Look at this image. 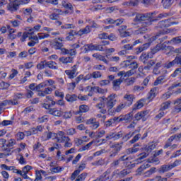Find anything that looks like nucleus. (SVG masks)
<instances>
[{"mask_svg": "<svg viewBox=\"0 0 181 181\" xmlns=\"http://www.w3.org/2000/svg\"><path fill=\"white\" fill-rule=\"evenodd\" d=\"M134 117V115L132 112L127 113L124 115H120L119 117H115L113 118L114 122H131L132 121V117Z\"/></svg>", "mask_w": 181, "mask_h": 181, "instance_id": "obj_3", "label": "nucleus"}, {"mask_svg": "<svg viewBox=\"0 0 181 181\" xmlns=\"http://www.w3.org/2000/svg\"><path fill=\"white\" fill-rule=\"evenodd\" d=\"M149 164H144V165H142L141 166H140L137 170H136V175L137 176H141V175H142V172H144V170L148 169V168H149Z\"/></svg>", "mask_w": 181, "mask_h": 181, "instance_id": "obj_29", "label": "nucleus"}, {"mask_svg": "<svg viewBox=\"0 0 181 181\" xmlns=\"http://www.w3.org/2000/svg\"><path fill=\"white\" fill-rule=\"evenodd\" d=\"M48 114L53 115L54 117H62L63 112L57 108H50L48 110Z\"/></svg>", "mask_w": 181, "mask_h": 181, "instance_id": "obj_18", "label": "nucleus"}, {"mask_svg": "<svg viewBox=\"0 0 181 181\" xmlns=\"http://www.w3.org/2000/svg\"><path fill=\"white\" fill-rule=\"evenodd\" d=\"M51 11H52L49 12L51 13L49 15V19L52 21H57V19H59V15H67V13H69V11H62L58 8H51Z\"/></svg>", "mask_w": 181, "mask_h": 181, "instance_id": "obj_4", "label": "nucleus"}, {"mask_svg": "<svg viewBox=\"0 0 181 181\" xmlns=\"http://www.w3.org/2000/svg\"><path fill=\"white\" fill-rule=\"evenodd\" d=\"M144 100L143 99L139 100L136 104H134L133 110H141V108L144 107Z\"/></svg>", "mask_w": 181, "mask_h": 181, "instance_id": "obj_33", "label": "nucleus"}, {"mask_svg": "<svg viewBox=\"0 0 181 181\" xmlns=\"http://www.w3.org/2000/svg\"><path fill=\"white\" fill-rule=\"evenodd\" d=\"M91 32L90 25L86 26L84 28H81L78 31V36H83V35H88Z\"/></svg>", "mask_w": 181, "mask_h": 181, "instance_id": "obj_25", "label": "nucleus"}, {"mask_svg": "<svg viewBox=\"0 0 181 181\" xmlns=\"http://www.w3.org/2000/svg\"><path fill=\"white\" fill-rule=\"evenodd\" d=\"M86 177H87V173H84L81 174L78 177H76L75 181H84Z\"/></svg>", "mask_w": 181, "mask_h": 181, "instance_id": "obj_46", "label": "nucleus"}, {"mask_svg": "<svg viewBox=\"0 0 181 181\" xmlns=\"http://www.w3.org/2000/svg\"><path fill=\"white\" fill-rule=\"evenodd\" d=\"M63 170V168L61 167H52L50 168V172L52 173H60Z\"/></svg>", "mask_w": 181, "mask_h": 181, "instance_id": "obj_48", "label": "nucleus"}, {"mask_svg": "<svg viewBox=\"0 0 181 181\" xmlns=\"http://www.w3.org/2000/svg\"><path fill=\"white\" fill-rule=\"evenodd\" d=\"M156 49H153L151 52H149L148 54H142L140 56V60L141 62H143V63H146V60H148V59H153V54H155V53H156Z\"/></svg>", "mask_w": 181, "mask_h": 181, "instance_id": "obj_11", "label": "nucleus"}, {"mask_svg": "<svg viewBox=\"0 0 181 181\" xmlns=\"http://www.w3.org/2000/svg\"><path fill=\"white\" fill-rule=\"evenodd\" d=\"M77 134V132L76 131V129L71 128L66 130V134L67 135H74Z\"/></svg>", "mask_w": 181, "mask_h": 181, "instance_id": "obj_62", "label": "nucleus"}, {"mask_svg": "<svg viewBox=\"0 0 181 181\" xmlns=\"http://www.w3.org/2000/svg\"><path fill=\"white\" fill-rule=\"evenodd\" d=\"M170 169H172V165H163L160 169V172L164 173V172H168V170H170Z\"/></svg>", "mask_w": 181, "mask_h": 181, "instance_id": "obj_51", "label": "nucleus"}, {"mask_svg": "<svg viewBox=\"0 0 181 181\" xmlns=\"http://www.w3.org/2000/svg\"><path fill=\"white\" fill-rule=\"evenodd\" d=\"M85 53H88L90 51L97 50V45L87 44L83 46Z\"/></svg>", "mask_w": 181, "mask_h": 181, "instance_id": "obj_26", "label": "nucleus"}, {"mask_svg": "<svg viewBox=\"0 0 181 181\" xmlns=\"http://www.w3.org/2000/svg\"><path fill=\"white\" fill-rule=\"evenodd\" d=\"M105 101L106 99L104 97H99V103H98L95 105V107L98 110H100V112L101 114H107V110L105 108Z\"/></svg>", "mask_w": 181, "mask_h": 181, "instance_id": "obj_6", "label": "nucleus"}, {"mask_svg": "<svg viewBox=\"0 0 181 181\" xmlns=\"http://www.w3.org/2000/svg\"><path fill=\"white\" fill-rule=\"evenodd\" d=\"M125 108V104L122 103L119 105L116 108L113 109L111 112H112V115H114V112H121L122 110Z\"/></svg>", "mask_w": 181, "mask_h": 181, "instance_id": "obj_35", "label": "nucleus"}, {"mask_svg": "<svg viewBox=\"0 0 181 181\" xmlns=\"http://www.w3.org/2000/svg\"><path fill=\"white\" fill-rule=\"evenodd\" d=\"M110 81H108L107 79H103L99 81V86H100V87H104L105 86H110Z\"/></svg>", "mask_w": 181, "mask_h": 181, "instance_id": "obj_53", "label": "nucleus"}, {"mask_svg": "<svg viewBox=\"0 0 181 181\" xmlns=\"http://www.w3.org/2000/svg\"><path fill=\"white\" fill-rule=\"evenodd\" d=\"M148 47H149V44L146 43L143 45L142 47H140L138 48V53H141V52H144V50H146V49H148Z\"/></svg>", "mask_w": 181, "mask_h": 181, "instance_id": "obj_57", "label": "nucleus"}, {"mask_svg": "<svg viewBox=\"0 0 181 181\" xmlns=\"http://www.w3.org/2000/svg\"><path fill=\"white\" fill-rule=\"evenodd\" d=\"M34 181H42V174H40L39 170L35 171V179Z\"/></svg>", "mask_w": 181, "mask_h": 181, "instance_id": "obj_59", "label": "nucleus"}, {"mask_svg": "<svg viewBox=\"0 0 181 181\" xmlns=\"http://www.w3.org/2000/svg\"><path fill=\"white\" fill-rule=\"evenodd\" d=\"M106 100V106L108 108L107 112L109 115H112V108L115 106V104H117V95L115 94H111L109 95Z\"/></svg>", "mask_w": 181, "mask_h": 181, "instance_id": "obj_2", "label": "nucleus"}, {"mask_svg": "<svg viewBox=\"0 0 181 181\" xmlns=\"http://www.w3.org/2000/svg\"><path fill=\"white\" fill-rule=\"evenodd\" d=\"M175 64H180L181 66V52L177 56V57L171 62L165 64L166 69H170Z\"/></svg>", "mask_w": 181, "mask_h": 181, "instance_id": "obj_13", "label": "nucleus"}, {"mask_svg": "<svg viewBox=\"0 0 181 181\" xmlns=\"http://www.w3.org/2000/svg\"><path fill=\"white\" fill-rule=\"evenodd\" d=\"M9 83H5V82H1L0 83V89L1 90H8L9 88Z\"/></svg>", "mask_w": 181, "mask_h": 181, "instance_id": "obj_55", "label": "nucleus"}, {"mask_svg": "<svg viewBox=\"0 0 181 181\" xmlns=\"http://www.w3.org/2000/svg\"><path fill=\"white\" fill-rule=\"evenodd\" d=\"M128 174H129L128 170H123L121 172L116 170L113 172V176H116V177H124V176H127Z\"/></svg>", "mask_w": 181, "mask_h": 181, "instance_id": "obj_22", "label": "nucleus"}, {"mask_svg": "<svg viewBox=\"0 0 181 181\" xmlns=\"http://www.w3.org/2000/svg\"><path fill=\"white\" fill-rule=\"evenodd\" d=\"M65 99L68 103H74V101H77V95L68 94L66 95Z\"/></svg>", "mask_w": 181, "mask_h": 181, "instance_id": "obj_30", "label": "nucleus"}, {"mask_svg": "<svg viewBox=\"0 0 181 181\" xmlns=\"http://www.w3.org/2000/svg\"><path fill=\"white\" fill-rule=\"evenodd\" d=\"M165 81V76H159L154 82V86H159V84L163 83Z\"/></svg>", "mask_w": 181, "mask_h": 181, "instance_id": "obj_44", "label": "nucleus"}, {"mask_svg": "<svg viewBox=\"0 0 181 181\" xmlns=\"http://www.w3.org/2000/svg\"><path fill=\"white\" fill-rule=\"evenodd\" d=\"M138 151H139V148H136V147L130 148H128L127 153H136Z\"/></svg>", "mask_w": 181, "mask_h": 181, "instance_id": "obj_61", "label": "nucleus"}, {"mask_svg": "<svg viewBox=\"0 0 181 181\" xmlns=\"http://www.w3.org/2000/svg\"><path fill=\"white\" fill-rule=\"evenodd\" d=\"M155 65V62H153V60H151L147 66H146L144 67V70H151V68L152 67V66H154Z\"/></svg>", "mask_w": 181, "mask_h": 181, "instance_id": "obj_60", "label": "nucleus"}, {"mask_svg": "<svg viewBox=\"0 0 181 181\" xmlns=\"http://www.w3.org/2000/svg\"><path fill=\"white\" fill-rule=\"evenodd\" d=\"M93 144H94V141H92L89 142L88 144H86V146H83L80 149V151L84 152V151H88V149H90L91 148V146H93Z\"/></svg>", "mask_w": 181, "mask_h": 181, "instance_id": "obj_42", "label": "nucleus"}, {"mask_svg": "<svg viewBox=\"0 0 181 181\" xmlns=\"http://www.w3.org/2000/svg\"><path fill=\"white\" fill-rule=\"evenodd\" d=\"M78 69V65L75 64L71 67V70H66L65 74L68 76L69 78H74L76 77V73H77V69Z\"/></svg>", "mask_w": 181, "mask_h": 181, "instance_id": "obj_14", "label": "nucleus"}, {"mask_svg": "<svg viewBox=\"0 0 181 181\" xmlns=\"http://www.w3.org/2000/svg\"><path fill=\"white\" fill-rule=\"evenodd\" d=\"M180 138H181V134H175L174 136H171L168 139V142H173V141H176V142H177V141H180Z\"/></svg>", "mask_w": 181, "mask_h": 181, "instance_id": "obj_40", "label": "nucleus"}, {"mask_svg": "<svg viewBox=\"0 0 181 181\" xmlns=\"http://www.w3.org/2000/svg\"><path fill=\"white\" fill-rule=\"evenodd\" d=\"M124 81V78H120L116 80H114L112 83L113 86V90H115V91L118 90L119 88V86H121V83Z\"/></svg>", "mask_w": 181, "mask_h": 181, "instance_id": "obj_23", "label": "nucleus"}, {"mask_svg": "<svg viewBox=\"0 0 181 181\" xmlns=\"http://www.w3.org/2000/svg\"><path fill=\"white\" fill-rule=\"evenodd\" d=\"M139 4V0H130L129 1H126L123 4V5H127L129 6H136Z\"/></svg>", "mask_w": 181, "mask_h": 181, "instance_id": "obj_39", "label": "nucleus"}, {"mask_svg": "<svg viewBox=\"0 0 181 181\" xmlns=\"http://www.w3.org/2000/svg\"><path fill=\"white\" fill-rule=\"evenodd\" d=\"M155 148H156V144L155 143L151 142V143L148 144L147 146H146L144 147V150L147 153H142L140 155V157L139 158V159H140V160L142 159H145V158H146V156H148L149 155V153L152 152V151H153V149H155Z\"/></svg>", "mask_w": 181, "mask_h": 181, "instance_id": "obj_5", "label": "nucleus"}, {"mask_svg": "<svg viewBox=\"0 0 181 181\" xmlns=\"http://www.w3.org/2000/svg\"><path fill=\"white\" fill-rule=\"evenodd\" d=\"M33 168L30 165H25L24 168H23V170H21V176L23 179H28V180L33 181V179L29 177L28 176V174L30 170H32Z\"/></svg>", "mask_w": 181, "mask_h": 181, "instance_id": "obj_12", "label": "nucleus"}, {"mask_svg": "<svg viewBox=\"0 0 181 181\" xmlns=\"http://www.w3.org/2000/svg\"><path fill=\"white\" fill-rule=\"evenodd\" d=\"M119 35L121 37H128L131 36V32L127 30V26L123 25L119 29Z\"/></svg>", "mask_w": 181, "mask_h": 181, "instance_id": "obj_16", "label": "nucleus"}, {"mask_svg": "<svg viewBox=\"0 0 181 181\" xmlns=\"http://www.w3.org/2000/svg\"><path fill=\"white\" fill-rule=\"evenodd\" d=\"M51 139H57V142H59V139H62V137L64 135V132L60 131L57 134L52 132Z\"/></svg>", "mask_w": 181, "mask_h": 181, "instance_id": "obj_27", "label": "nucleus"}, {"mask_svg": "<svg viewBox=\"0 0 181 181\" xmlns=\"http://www.w3.org/2000/svg\"><path fill=\"white\" fill-rule=\"evenodd\" d=\"M174 0H162V4L164 6V8H169V6H172V4H173Z\"/></svg>", "mask_w": 181, "mask_h": 181, "instance_id": "obj_43", "label": "nucleus"}, {"mask_svg": "<svg viewBox=\"0 0 181 181\" xmlns=\"http://www.w3.org/2000/svg\"><path fill=\"white\" fill-rule=\"evenodd\" d=\"M59 42H64V37H58L55 38L54 42H51V46L53 49L56 50H59L63 47V43Z\"/></svg>", "mask_w": 181, "mask_h": 181, "instance_id": "obj_9", "label": "nucleus"}, {"mask_svg": "<svg viewBox=\"0 0 181 181\" xmlns=\"http://www.w3.org/2000/svg\"><path fill=\"white\" fill-rule=\"evenodd\" d=\"M124 101H126L127 105H132L134 100H135V95L133 94H125L123 97Z\"/></svg>", "mask_w": 181, "mask_h": 181, "instance_id": "obj_19", "label": "nucleus"}, {"mask_svg": "<svg viewBox=\"0 0 181 181\" xmlns=\"http://www.w3.org/2000/svg\"><path fill=\"white\" fill-rule=\"evenodd\" d=\"M62 115L65 119H69L71 118V117H73V112L72 111L64 112Z\"/></svg>", "mask_w": 181, "mask_h": 181, "instance_id": "obj_47", "label": "nucleus"}, {"mask_svg": "<svg viewBox=\"0 0 181 181\" xmlns=\"http://www.w3.org/2000/svg\"><path fill=\"white\" fill-rule=\"evenodd\" d=\"M37 36L40 40H42L43 39H47V37H50V35L43 33H38Z\"/></svg>", "mask_w": 181, "mask_h": 181, "instance_id": "obj_50", "label": "nucleus"}, {"mask_svg": "<svg viewBox=\"0 0 181 181\" xmlns=\"http://www.w3.org/2000/svg\"><path fill=\"white\" fill-rule=\"evenodd\" d=\"M170 45H179L181 43V36L173 38L171 40L168 41Z\"/></svg>", "mask_w": 181, "mask_h": 181, "instance_id": "obj_32", "label": "nucleus"}, {"mask_svg": "<svg viewBox=\"0 0 181 181\" xmlns=\"http://www.w3.org/2000/svg\"><path fill=\"white\" fill-rule=\"evenodd\" d=\"M156 88H152L149 93L148 100H153L156 97Z\"/></svg>", "mask_w": 181, "mask_h": 181, "instance_id": "obj_41", "label": "nucleus"}, {"mask_svg": "<svg viewBox=\"0 0 181 181\" xmlns=\"http://www.w3.org/2000/svg\"><path fill=\"white\" fill-rule=\"evenodd\" d=\"M59 62L63 63L64 64H69V63H73V58L69 57H62L59 58Z\"/></svg>", "mask_w": 181, "mask_h": 181, "instance_id": "obj_34", "label": "nucleus"}, {"mask_svg": "<svg viewBox=\"0 0 181 181\" xmlns=\"http://www.w3.org/2000/svg\"><path fill=\"white\" fill-rule=\"evenodd\" d=\"M174 23H170L168 20H165L160 21L158 23V28L160 29H166V28H169L171 25H173Z\"/></svg>", "mask_w": 181, "mask_h": 181, "instance_id": "obj_24", "label": "nucleus"}, {"mask_svg": "<svg viewBox=\"0 0 181 181\" xmlns=\"http://www.w3.org/2000/svg\"><path fill=\"white\" fill-rule=\"evenodd\" d=\"M11 169L10 170H12L13 173H16L17 175H20V176H22V170L16 169L15 166H11Z\"/></svg>", "mask_w": 181, "mask_h": 181, "instance_id": "obj_58", "label": "nucleus"}, {"mask_svg": "<svg viewBox=\"0 0 181 181\" xmlns=\"http://www.w3.org/2000/svg\"><path fill=\"white\" fill-rule=\"evenodd\" d=\"M29 88H30V90H32V91H37L39 93V90L43 88H39V84L37 86H36L35 83H31L29 86Z\"/></svg>", "mask_w": 181, "mask_h": 181, "instance_id": "obj_45", "label": "nucleus"}, {"mask_svg": "<svg viewBox=\"0 0 181 181\" xmlns=\"http://www.w3.org/2000/svg\"><path fill=\"white\" fill-rule=\"evenodd\" d=\"M47 66L49 69H52V70H57V64L53 61H49L47 62Z\"/></svg>", "mask_w": 181, "mask_h": 181, "instance_id": "obj_37", "label": "nucleus"}, {"mask_svg": "<svg viewBox=\"0 0 181 181\" xmlns=\"http://www.w3.org/2000/svg\"><path fill=\"white\" fill-rule=\"evenodd\" d=\"M84 169H86V164H81L78 167V169L75 170L74 173L71 175V180H76V177L77 176V175H79L80 172H81V170H84Z\"/></svg>", "mask_w": 181, "mask_h": 181, "instance_id": "obj_17", "label": "nucleus"}, {"mask_svg": "<svg viewBox=\"0 0 181 181\" xmlns=\"http://www.w3.org/2000/svg\"><path fill=\"white\" fill-rule=\"evenodd\" d=\"M45 66H47V62L46 61H42L40 64H38L37 65V69L39 70H43L45 69Z\"/></svg>", "mask_w": 181, "mask_h": 181, "instance_id": "obj_54", "label": "nucleus"}, {"mask_svg": "<svg viewBox=\"0 0 181 181\" xmlns=\"http://www.w3.org/2000/svg\"><path fill=\"white\" fill-rule=\"evenodd\" d=\"M92 78H101L103 74L100 71H93L92 74Z\"/></svg>", "mask_w": 181, "mask_h": 181, "instance_id": "obj_52", "label": "nucleus"}, {"mask_svg": "<svg viewBox=\"0 0 181 181\" xmlns=\"http://www.w3.org/2000/svg\"><path fill=\"white\" fill-rule=\"evenodd\" d=\"M168 45H169V41L160 43L155 47V50L156 52H160V50H166V49L169 47Z\"/></svg>", "mask_w": 181, "mask_h": 181, "instance_id": "obj_21", "label": "nucleus"}, {"mask_svg": "<svg viewBox=\"0 0 181 181\" xmlns=\"http://www.w3.org/2000/svg\"><path fill=\"white\" fill-rule=\"evenodd\" d=\"M58 143L63 144L64 143V148H71V146H73V143H71V140L70 139V137L62 136L61 139H58Z\"/></svg>", "mask_w": 181, "mask_h": 181, "instance_id": "obj_10", "label": "nucleus"}, {"mask_svg": "<svg viewBox=\"0 0 181 181\" xmlns=\"http://www.w3.org/2000/svg\"><path fill=\"white\" fill-rule=\"evenodd\" d=\"M33 135H36V134H39V132H42L43 131V127L42 126H37V127H33L31 129Z\"/></svg>", "mask_w": 181, "mask_h": 181, "instance_id": "obj_38", "label": "nucleus"}, {"mask_svg": "<svg viewBox=\"0 0 181 181\" xmlns=\"http://www.w3.org/2000/svg\"><path fill=\"white\" fill-rule=\"evenodd\" d=\"M56 82L52 79L47 80L39 84V88H45V87H48V88H52V90H56Z\"/></svg>", "mask_w": 181, "mask_h": 181, "instance_id": "obj_7", "label": "nucleus"}, {"mask_svg": "<svg viewBox=\"0 0 181 181\" xmlns=\"http://www.w3.org/2000/svg\"><path fill=\"white\" fill-rule=\"evenodd\" d=\"M156 172V168H151L150 170L146 171L144 173V177H151L153 173Z\"/></svg>", "mask_w": 181, "mask_h": 181, "instance_id": "obj_36", "label": "nucleus"}, {"mask_svg": "<svg viewBox=\"0 0 181 181\" xmlns=\"http://www.w3.org/2000/svg\"><path fill=\"white\" fill-rule=\"evenodd\" d=\"M148 115H149V110H144V111L137 112L134 115V118L135 119H136V121H141V119H142L143 121H146Z\"/></svg>", "mask_w": 181, "mask_h": 181, "instance_id": "obj_8", "label": "nucleus"}, {"mask_svg": "<svg viewBox=\"0 0 181 181\" xmlns=\"http://www.w3.org/2000/svg\"><path fill=\"white\" fill-rule=\"evenodd\" d=\"M23 12L24 13V15H27L28 16H29V15H32V8H23Z\"/></svg>", "mask_w": 181, "mask_h": 181, "instance_id": "obj_64", "label": "nucleus"}, {"mask_svg": "<svg viewBox=\"0 0 181 181\" xmlns=\"http://www.w3.org/2000/svg\"><path fill=\"white\" fill-rule=\"evenodd\" d=\"M114 176H117V175H114V173H112V175H110V174H107L106 173V174L105 175V177L102 179L100 178V180L102 181H107V180H111V179H112V177H114Z\"/></svg>", "mask_w": 181, "mask_h": 181, "instance_id": "obj_49", "label": "nucleus"}, {"mask_svg": "<svg viewBox=\"0 0 181 181\" xmlns=\"http://www.w3.org/2000/svg\"><path fill=\"white\" fill-rule=\"evenodd\" d=\"M53 91V88H46L44 90H39L37 93L38 97H45L49 94H52V92Z\"/></svg>", "mask_w": 181, "mask_h": 181, "instance_id": "obj_20", "label": "nucleus"}, {"mask_svg": "<svg viewBox=\"0 0 181 181\" xmlns=\"http://www.w3.org/2000/svg\"><path fill=\"white\" fill-rule=\"evenodd\" d=\"M19 0H11V2L8 6V11H11V12L18 11V8H19Z\"/></svg>", "mask_w": 181, "mask_h": 181, "instance_id": "obj_15", "label": "nucleus"}, {"mask_svg": "<svg viewBox=\"0 0 181 181\" xmlns=\"http://www.w3.org/2000/svg\"><path fill=\"white\" fill-rule=\"evenodd\" d=\"M90 111V106L87 105H81L79 106L78 114H84Z\"/></svg>", "mask_w": 181, "mask_h": 181, "instance_id": "obj_28", "label": "nucleus"}, {"mask_svg": "<svg viewBox=\"0 0 181 181\" xmlns=\"http://www.w3.org/2000/svg\"><path fill=\"white\" fill-rule=\"evenodd\" d=\"M18 162L21 165H26V160L23 158V156L19 155Z\"/></svg>", "mask_w": 181, "mask_h": 181, "instance_id": "obj_63", "label": "nucleus"}, {"mask_svg": "<svg viewBox=\"0 0 181 181\" xmlns=\"http://www.w3.org/2000/svg\"><path fill=\"white\" fill-rule=\"evenodd\" d=\"M93 91L98 93L99 94H105L107 93L108 89L107 88H101L100 86H93Z\"/></svg>", "mask_w": 181, "mask_h": 181, "instance_id": "obj_31", "label": "nucleus"}, {"mask_svg": "<svg viewBox=\"0 0 181 181\" xmlns=\"http://www.w3.org/2000/svg\"><path fill=\"white\" fill-rule=\"evenodd\" d=\"M155 21V17H153V13H148L146 14H136L135 18L134 19V22H144L142 26L146 28L152 25V22Z\"/></svg>", "mask_w": 181, "mask_h": 181, "instance_id": "obj_1", "label": "nucleus"}, {"mask_svg": "<svg viewBox=\"0 0 181 181\" xmlns=\"http://www.w3.org/2000/svg\"><path fill=\"white\" fill-rule=\"evenodd\" d=\"M75 142L77 146H80V145H83V144H85V142H88V140H83L81 138V139H76L75 140Z\"/></svg>", "mask_w": 181, "mask_h": 181, "instance_id": "obj_56", "label": "nucleus"}]
</instances>
